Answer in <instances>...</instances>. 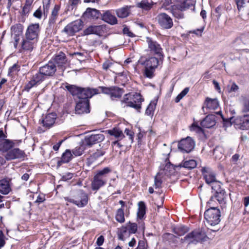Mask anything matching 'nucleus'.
Returning a JSON list of instances; mask_svg holds the SVG:
<instances>
[{
    "label": "nucleus",
    "mask_w": 249,
    "mask_h": 249,
    "mask_svg": "<svg viewBox=\"0 0 249 249\" xmlns=\"http://www.w3.org/2000/svg\"><path fill=\"white\" fill-rule=\"evenodd\" d=\"M159 59L154 56L146 57L142 56L138 61V63L144 66L143 75L146 77L152 78L154 76V71L159 65Z\"/></svg>",
    "instance_id": "2"
},
{
    "label": "nucleus",
    "mask_w": 249,
    "mask_h": 249,
    "mask_svg": "<svg viewBox=\"0 0 249 249\" xmlns=\"http://www.w3.org/2000/svg\"><path fill=\"white\" fill-rule=\"evenodd\" d=\"M31 6L25 4L22 8V14L23 15H26L28 14L31 11Z\"/></svg>",
    "instance_id": "58"
},
{
    "label": "nucleus",
    "mask_w": 249,
    "mask_h": 249,
    "mask_svg": "<svg viewBox=\"0 0 249 249\" xmlns=\"http://www.w3.org/2000/svg\"><path fill=\"white\" fill-rule=\"evenodd\" d=\"M207 236L206 232L202 229H195L187 233L183 238H181L180 242L182 244L188 245H196L199 242L207 240Z\"/></svg>",
    "instance_id": "4"
},
{
    "label": "nucleus",
    "mask_w": 249,
    "mask_h": 249,
    "mask_svg": "<svg viewBox=\"0 0 249 249\" xmlns=\"http://www.w3.org/2000/svg\"><path fill=\"white\" fill-rule=\"evenodd\" d=\"M106 29L105 25H90L84 30L83 33L85 36L95 34L100 36Z\"/></svg>",
    "instance_id": "22"
},
{
    "label": "nucleus",
    "mask_w": 249,
    "mask_h": 249,
    "mask_svg": "<svg viewBox=\"0 0 249 249\" xmlns=\"http://www.w3.org/2000/svg\"><path fill=\"white\" fill-rule=\"evenodd\" d=\"M234 1L237 5L238 10L240 11L245 4V1L244 0H234Z\"/></svg>",
    "instance_id": "60"
},
{
    "label": "nucleus",
    "mask_w": 249,
    "mask_h": 249,
    "mask_svg": "<svg viewBox=\"0 0 249 249\" xmlns=\"http://www.w3.org/2000/svg\"><path fill=\"white\" fill-rule=\"evenodd\" d=\"M133 96V100L128 102L126 106L134 108L138 111H140L141 108V103L143 101V99L140 93H136Z\"/></svg>",
    "instance_id": "28"
},
{
    "label": "nucleus",
    "mask_w": 249,
    "mask_h": 249,
    "mask_svg": "<svg viewBox=\"0 0 249 249\" xmlns=\"http://www.w3.org/2000/svg\"><path fill=\"white\" fill-rule=\"evenodd\" d=\"M80 2V0H69L67 11L72 10Z\"/></svg>",
    "instance_id": "49"
},
{
    "label": "nucleus",
    "mask_w": 249,
    "mask_h": 249,
    "mask_svg": "<svg viewBox=\"0 0 249 249\" xmlns=\"http://www.w3.org/2000/svg\"><path fill=\"white\" fill-rule=\"evenodd\" d=\"M72 158V154L69 149H67L65 152L62 154L61 157V160L59 162L68 163Z\"/></svg>",
    "instance_id": "44"
},
{
    "label": "nucleus",
    "mask_w": 249,
    "mask_h": 249,
    "mask_svg": "<svg viewBox=\"0 0 249 249\" xmlns=\"http://www.w3.org/2000/svg\"><path fill=\"white\" fill-rule=\"evenodd\" d=\"M26 154L24 151L18 148L11 149L6 152L5 158L7 160H11L15 159H23Z\"/></svg>",
    "instance_id": "17"
},
{
    "label": "nucleus",
    "mask_w": 249,
    "mask_h": 249,
    "mask_svg": "<svg viewBox=\"0 0 249 249\" xmlns=\"http://www.w3.org/2000/svg\"><path fill=\"white\" fill-rule=\"evenodd\" d=\"M76 202L75 205L77 207L82 208L86 206L88 203V195L83 190H79L74 196Z\"/></svg>",
    "instance_id": "19"
},
{
    "label": "nucleus",
    "mask_w": 249,
    "mask_h": 249,
    "mask_svg": "<svg viewBox=\"0 0 249 249\" xmlns=\"http://www.w3.org/2000/svg\"><path fill=\"white\" fill-rule=\"evenodd\" d=\"M37 41L31 38H28V37L25 36L22 39L21 43V49L19 50L20 52H31L35 48Z\"/></svg>",
    "instance_id": "20"
},
{
    "label": "nucleus",
    "mask_w": 249,
    "mask_h": 249,
    "mask_svg": "<svg viewBox=\"0 0 249 249\" xmlns=\"http://www.w3.org/2000/svg\"><path fill=\"white\" fill-rule=\"evenodd\" d=\"M75 112L78 114L89 113L90 112L89 100L86 101L79 100L76 104Z\"/></svg>",
    "instance_id": "24"
},
{
    "label": "nucleus",
    "mask_w": 249,
    "mask_h": 249,
    "mask_svg": "<svg viewBox=\"0 0 249 249\" xmlns=\"http://www.w3.org/2000/svg\"><path fill=\"white\" fill-rule=\"evenodd\" d=\"M156 105V104L154 103H150L146 109L145 114L149 116H152L154 113Z\"/></svg>",
    "instance_id": "50"
},
{
    "label": "nucleus",
    "mask_w": 249,
    "mask_h": 249,
    "mask_svg": "<svg viewBox=\"0 0 249 249\" xmlns=\"http://www.w3.org/2000/svg\"><path fill=\"white\" fill-rule=\"evenodd\" d=\"M179 5L184 11L188 9L194 8V5L191 0H186Z\"/></svg>",
    "instance_id": "48"
},
{
    "label": "nucleus",
    "mask_w": 249,
    "mask_h": 249,
    "mask_svg": "<svg viewBox=\"0 0 249 249\" xmlns=\"http://www.w3.org/2000/svg\"><path fill=\"white\" fill-rule=\"evenodd\" d=\"M60 4H55L52 9L51 14L49 18L47 30H52L54 33H56L57 30L54 28L56 21L59 16V12L60 10Z\"/></svg>",
    "instance_id": "13"
},
{
    "label": "nucleus",
    "mask_w": 249,
    "mask_h": 249,
    "mask_svg": "<svg viewBox=\"0 0 249 249\" xmlns=\"http://www.w3.org/2000/svg\"><path fill=\"white\" fill-rule=\"evenodd\" d=\"M162 181L161 179L157 175L154 178V187L156 189L160 188L161 187V184Z\"/></svg>",
    "instance_id": "53"
},
{
    "label": "nucleus",
    "mask_w": 249,
    "mask_h": 249,
    "mask_svg": "<svg viewBox=\"0 0 249 249\" xmlns=\"http://www.w3.org/2000/svg\"><path fill=\"white\" fill-rule=\"evenodd\" d=\"M39 70L40 72L47 78L53 76L54 75L56 71V67L54 62L52 60L49 61L47 64L40 67Z\"/></svg>",
    "instance_id": "16"
},
{
    "label": "nucleus",
    "mask_w": 249,
    "mask_h": 249,
    "mask_svg": "<svg viewBox=\"0 0 249 249\" xmlns=\"http://www.w3.org/2000/svg\"><path fill=\"white\" fill-rule=\"evenodd\" d=\"M6 138L7 135L4 133L3 129H0V152L1 153L8 152L15 146L16 142H18L17 140H11Z\"/></svg>",
    "instance_id": "8"
},
{
    "label": "nucleus",
    "mask_w": 249,
    "mask_h": 249,
    "mask_svg": "<svg viewBox=\"0 0 249 249\" xmlns=\"http://www.w3.org/2000/svg\"><path fill=\"white\" fill-rule=\"evenodd\" d=\"M105 139V136L103 134H92L87 137L85 139V144L89 146L100 142Z\"/></svg>",
    "instance_id": "25"
},
{
    "label": "nucleus",
    "mask_w": 249,
    "mask_h": 249,
    "mask_svg": "<svg viewBox=\"0 0 249 249\" xmlns=\"http://www.w3.org/2000/svg\"><path fill=\"white\" fill-rule=\"evenodd\" d=\"M40 28L38 23L30 24L27 28L25 36L37 41Z\"/></svg>",
    "instance_id": "15"
},
{
    "label": "nucleus",
    "mask_w": 249,
    "mask_h": 249,
    "mask_svg": "<svg viewBox=\"0 0 249 249\" xmlns=\"http://www.w3.org/2000/svg\"><path fill=\"white\" fill-rule=\"evenodd\" d=\"M56 118V115L55 113H52L47 114L41 121L43 126L47 128H50L54 124Z\"/></svg>",
    "instance_id": "31"
},
{
    "label": "nucleus",
    "mask_w": 249,
    "mask_h": 249,
    "mask_svg": "<svg viewBox=\"0 0 249 249\" xmlns=\"http://www.w3.org/2000/svg\"><path fill=\"white\" fill-rule=\"evenodd\" d=\"M146 206L143 201H140L138 203V211L137 212V216L139 219H142L145 214Z\"/></svg>",
    "instance_id": "42"
},
{
    "label": "nucleus",
    "mask_w": 249,
    "mask_h": 249,
    "mask_svg": "<svg viewBox=\"0 0 249 249\" xmlns=\"http://www.w3.org/2000/svg\"><path fill=\"white\" fill-rule=\"evenodd\" d=\"M101 18L103 21L110 25H115L118 23L117 19L112 10H107L104 12L101 15Z\"/></svg>",
    "instance_id": "26"
},
{
    "label": "nucleus",
    "mask_w": 249,
    "mask_h": 249,
    "mask_svg": "<svg viewBox=\"0 0 249 249\" xmlns=\"http://www.w3.org/2000/svg\"><path fill=\"white\" fill-rule=\"evenodd\" d=\"M249 42V33L247 35H242L237 37L233 43V47L237 50L243 49L245 45Z\"/></svg>",
    "instance_id": "23"
},
{
    "label": "nucleus",
    "mask_w": 249,
    "mask_h": 249,
    "mask_svg": "<svg viewBox=\"0 0 249 249\" xmlns=\"http://www.w3.org/2000/svg\"><path fill=\"white\" fill-rule=\"evenodd\" d=\"M123 33L124 35H126L129 37H133L135 36L134 34L129 30V29L125 26L123 29Z\"/></svg>",
    "instance_id": "57"
},
{
    "label": "nucleus",
    "mask_w": 249,
    "mask_h": 249,
    "mask_svg": "<svg viewBox=\"0 0 249 249\" xmlns=\"http://www.w3.org/2000/svg\"><path fill=\"white\" fill-rule=\"evenodd\" d=\"M201 125L203 127L211 128L215 124V117L213 115L207 116L201 122Z\"/></svg>",
    "instance_id": "34"
},
{
    "label": "nucleus",
    "mask_w": 249,
    "mask_h": 249,
    "mask_svg": "<svg viewBox=\"0 0 249 249\" xmlns=\"http://www.w3.org/2000/svg\"><path fill=\"white\" fill-rule=\"evenodd\" d=\"M11 191L10 181L5 178L0 180V193L3 195H7Z\"/></svg>",
    "instance_id": "33"
},
{
    "label": "nucleus",
    "mask_w": 249,
    "mask_h": 249,
    "mask_svg": "<svg viewBox=\"0 0 249 249\" xmlns=\"http://www.w3.org/2000/svg\"><path fill=\"white\" fill-rule=\"evenodd\" d=\"M197 165L195 160H190L186 161H182L179 165L180 167H183L188 169H192L196 167Z\"/></svg>",
    "instance_id": "41"
},
{
    "label": "nucleus",
    "mask_w": 249,
    "mask_h": 249,
    "mask_svg": "<svg viewBox=\"0 0 249 249\" xmlns=\"http://www.w3.org/2000/svg\"><path fill=\"white\" fill-rule=\"evenodd\" d=\"M71 55L75 57L79 61H84L86 57L85 56L83 53L79 52H75L73 53H71Z\"/></svg>",
    "instance_id": "52"
},
{
    "label": "nucleus",
    "mask_w": 249,
    "mask_h": 249,
    "mask_svg": "<svg viewBox=\"0 0 249 249\" xmlns=\"http://www.w3.org/2000/svg\"><path fill=\"white\" fill-rule=\"evenodd\" d=\"M190 130L191 131H196L199 132V131H201L202 129L200 126H199L197 124L194 123L192 124V125L190 127Z\"/></svg>",
    "instance_id": "61"
},
{
    "label": "nucleus",
    "mask_w": 249,
    "mask_h": 249,
    "mask_svg": "<svg viewBox=\"0 0 249 249\" xmlns=\"http://www.w3.org/2000/svg\"><path fill=\"white\" fill-rule=\"evenodd\" d=\"M202 172L203 174L204 178L207 184H210L212 186L215 182H217L216 180L215 174L211 171H208L207 168H203Z\"/></svg>",
    "instance_id": "29"
},
{
    "label": "nucleus",
    "mask_w": 249,
    "mask_h": 249,
    "mask_svg": "<svg viewBox=\"0 0 249 249\" xmlns=\"http://www.w3.org/2000/svg\"><path fill=\"white\" fill-rule=\"evenodd\" d=\"M111 172L109 167L98 171L91 181V188L96 192L101 187L104 186L107 182V175Z\"/></svg>",
    "instance_id": "3"
},
{
    "label": "nucleus",
    "mask_w": 249,
    "mask_h": 249,
    "mask_svg": "<svg viewBox=\"0 0 249 249\" xmlns=\"http://www.w3.org/2000/svg\"><path fill=\"white\" fill-rule=\"evenodd\" d=\"M157 3L156 2L151 0L149 1L148 0H142L140 2L137 4V6L141 8L143 10L149 11L154 4Z\"/></svg>",
    "instance_id": "37"
},
{
    "label": "nucleus",
    "mask_w": 249,
    "mask_h": 249,
    "mask_svg": "<svg viewBox=\"0 0 249 249\" xmlns=\"http://www.w3.org/2000/svg\"><path fill=\"white\" fill-rule=\"evenodd\" d=\"M50 2L51 0H47L46 2L44 1L43 2V15L45 16H47L50 6Z\"/></svg>",
    "instance_id": "51"
},
{
    "label": "nucleus",
    "mask_w": 249,
    "mask_h": 249,
    "mask_svg": "<svg viewBox=\"0 0 249 249\" xmlns=\"http://www.w3.org/2000/svg\"><path fill=\"white\" fill-rule=\"evenodd\" d=\"M46 78L45 76L40 72L39 70L36 73L32 75L30 81L25 85V90L29 91L32 88L40 85Z\"/></svg>",
    "instance_id": "12"
},
{
    "label": "nucleus",
    "mask_w": 249,
    "mask_h": 249,
    "mask_svg": "<svg viewBox=\"0 0 249 249\" xmlns=\"http://www.w3.org/2000/svg\"><path fill=\"white\" fill-rule=\"evenodd\" d=\"M178 237L171 233L166 232L163 234L162 239L164 242H167L170 244H177Z\"/></svg>",
    "instance_id": "40"
},
{
    "label": "nucleus",
    "mask_w": 249,
    "mask_h": 249,
    "mask_svg": "<svg viewBox=\"0 0 249 249\" xmlns=\"http://www.w3.org/2000/svg\"><path fill=\"white\" fill-rule=\"evenodd\" d=\"M138 229L137 224L129 222L118 229L117 235L119 240H125L132 234L135 233Z\"/></svg>",
    "instance_id": "5"
},
{
    "label": "nucleus",
    "mask_w": 249,
    "mask_h": 249,
    "mask_svg": "<svg viewBox=\"0 0 249 249\" xmlns=\"http://www.w3.org/2000/svg\"><path fill=\"white\" fill-rule=\"evenodd\" d=\"M45 196L44 194H40L38 196L37 199L35 201V203L38 204L43 203L45 200Z\"/></svg>",
    "instance_id": "56"
},
{
    "label": "nucleus",
    "mask_w": 249,
    "mask_h": 249,
    "mask_svg": "<svg viewBox=\"0 0 249 249\" xmlns=\"http://www.w3.org/2000/svg\"><path fill=\"white\" fill-rule=\"evenodd\" d=\"M184 11L181 6L179 5H174L171 6L170 11L173 15L178 19H181L184 18V14L182 12Z\"/></svg>",
    "instance_id": "32"
},
{
    "label": "nucleus",
    "mask_w": 249,
    "mask_h": 249,
    "mask_svg": "<svg viewBox=\"0 0 249 249\" xmlns=\"http://www.w3.org/2000/svg\"><path fill=\"white\" fill-rule=\"evenodd\" d=\"M146 42L151 52L158 55L159 56H162V49L160 44L149 37H146Z\"/></svg>",
    "instance_id": "21"
},
{
    "label": "nucleus",
    "mask_w": 249,
    "mask_h": 249,
    "mask_svg": "<svg viewBox=\"0 0 249 249\" xmlns=\"http://www.w3.org/2000/svg\"><path fill=\"white\" fill-rule=\"evenodd\" d=\"M116 220L120 223H123L125 221L124 210L121 208L117 210L115 214Z\"/></svg>",
    "instance_id": "43"
},
{
    "label": "nucleus",
    "mask_w": 249,
    "mask_h": 249,
    "mask_svg": "<svg viewBox=\"0 0 249 249\" xmlns=\"http://www.w3.org/2000/svg\"><path fill=\"white\" fill-rule=\"evenodd\" d=\"M189 230L188 227L183 225L174 226L171 228L172 232L176 234L177 237L184 235L189 231Z\"/></svg>",
    "instance_id": "30"
},
{
    "label": "nucleus",
    "mask_w": 249,
    "mask_h": 249,
    "mask_svg": "<svg viewBox=\"0 0 249 249\" xmlns=\"http://www.w3.org/2000/svg\"><path fill=\"white\" fill-rule=\"evenodd\" d=\"M106 132L110 136H114L118 140H121L124 137L123 131L118 127H114L113 129L107 130Z\"/></svg>",
    "instance_id": "35"
},
{
    "label": "nucleus",
    "mask_w": 249,
    "mask_h": 249,
    "mask_svg": "<svg viewBox=\"0 0 249 249\" xmlns=\"http://www.w3.org/2000/svg\"><path fill=\"white\" fill-rule=\"evenodd\" d=\"M206 107L210 109H216L219 107V103L217 99H211L207 97L205 102Z\"/></svg>",
    "instance_id": "39"
},
{
    "label": "nucleus",
    "mask_w": 249,
    "mask_h": 249,
    "mask_svg": "<svg viewBox=\"0 0 249 249\" xmlns=\"http://www.w3.org/2000/svg\"><path fill=\"white\" fill-rule=\"evenodd\" d=\"M227 196V195L225 191L219 192L218 194L212 196L208 202V204L211 206H214V203H216L215 200H216L221 205V207L224 208L226 203Z\"/></svg>",
    "instance_id": "18"
},
{
    "label": "nucleus",
    "mask_w": 249,
    "mask_h": 249,
    "mask_svg": "<svg viewBox=\"0 0 249 249\" xmlns=\"http://www.w3.org/2000/svg\"><path fill=\"white\" fill-rule=\"evenodd\" d=\"M99 89L100 92L109 95L112 100L116 98H120L124 92L123 89L117 86H110L109 87L100 86L99 87Z\"/></svg>",
    "instance_id": "7"
},
{
    "label": "nucleus",
    "mask_w": 249,
    "mask_h": 249,
    "mask_svg": "<svg viewBox=\"0 0 249 249\" xmlns=\"http://www.w3.org/2000/svg\"><path fill=\"white\" fill-rule=\"evenodd\" d=\"M66 89L72 95H76L79 100L86 101L89 100L94 95L100 93L99 88L98 89L82 88L74 85H68L65 86Z\"/></svg>",
    "instance_id": "1"
},
{
    "label": "nucleus",
    "mask_w": 249,
    "mask_h": 249,
    "mask_svg": "<svg viewBox=\"0 0 249 249\" xmlns=\"http://www.w3.org/2000/svg\"><path fill=\"white\" fill-rule=\"evenodd\" d=\"M43 12L41 6H39L38 9L34 13L33 16L38 19H40L42 18Z\"/></svg>",
    "instance_id": "54"
},
{
    "label": "nucleus",
    "mask_w": 249,
    "mask_h": 249,
    "mask_svg": "<svg viewBox=\"0 0 249 249\" xmlns=\"http://www.w3.org/2000/svg\"><path fill=\"white\" fill-rule=\"evenodd\" d=\"M83 23L81 20H77L71 22L65 26L62 32L68 36H72L82 29Z\"/></svg>",
    "instance_id": "11"
},
{
    "label": "nucleus",
    "mask_w": 249,
    "mask_h": 249,
    "mask_svg": "<svg viewBox=\"0 0 249 249\" xmlns=\"http://www.w3.org/2000/svg\"><path fill=\"white\" fill-rule=\"evenodd\" d=\"M195 142L190 137L182 139L178 143V149L182 153H189L195 147Z\"/></svg>",
    "instance_id": "10"
},
{
    "label": "nucleus",
    "mask_w": 249,
    "mask_h": 249,
    "mask_svg": "<svg viewBox=\"0 0 249 249\" xmlns=\"http://www.w3.org/2000/svg\"><path fill=\"white\" fill-rule=\"evenodd\" d=\"M23 29V26L21 24H16L11 27V33L14 35H19L22 33Z\"/></svg>",
    "instance_id": "45"
},
{
    "label": "nucleus",
    "mask_w": 249,
    "mask_h": 249,
    "mask_svg": "<svg viewBox=\"0 0 249 249\" xmlns=\"http://www.w3.org/2000/svg\"><path fill=\"white\" fill-rule=\"evenodd\" d=\"M105 152L101 150H97L93 154V157L94 158H98L103 155H104Z\"/></svg>",
    "instance_id": "64"
},
{
    "label": "nucleus",
    "mask_w": 249,
    "mask_h": 249,
    "mask_svg": "<svg viewBox=\"0 0 249 249\" xmlns=\"http://www.w3.org/2000/svg\"><path fill=\"white\" fill-rule=\"evenodd\" d=\"M213 191L214 192V195H216L219 192L225 191L221 188V184L219 181L215 182L211 186Z\"/></svg>",
    "instance_id": "47"
},
{
    "label": "nucleus",
    "mask_w": 249,
    "mask_h": 249,
    "mask_svg": "<svg viewBox=\"0 0 249 249\" xmlns=\"http://www.w3.org/2000/svg\"><path fill=\"white\" fill-rule=\"evenodd\" d=\"M85 149V147L84 144H81L75 147L72 150V153L75 156H81Z\"/></svg>",
    "instance_id": "46"
},
{
    "label": "nucleus",
    "mask_w": 249,
    "mask_h": 249,
    "mask_svg": "<svg viewBox=\"0 0 249 249\" xmlns=\"http://www.w3.org/2000/svg\"><path fill=\"white\" fill-rule=\"evenodd\" d=\"M5 236L1 231H0V249L5 244Z\"/></svg>",
    "instance_id": "59"
},
{
    "label": "nucleus",
    "mask_w": 249,
    "mask_h": 249,
    "mask_svg": "<svg viewBox=\"0 0 249 249\" xmlns=\"http://www.w3.org/2000/svg\"><path fill=\"white\" fill-rule=\"evenodd\" d=\"M243 111L249 112V95L244 100Z\"/></svg>",
    "instance_id": "55"
},
{
    "label": "nucleus",
    "mask_w": 249,
    "mask_h": 249,
    "mask_svg": "<svg viewBox=\"0 0 249 249\" xmlns=\"http://www.w3.org/2000/svg\"><path fill=\"white\" fill-rule=\"evenodd\" d=\"M53 61L55 64H57L58 66H62L66 63L67 60L65 54L62 52H60L54 57Z\"/></svg>",
    "instance_id": "36"
},
{
    "label": "nucleus",
    "mask_w": 249,
    "mask_h": 249,
    "mask_svg": "<svg viewBox=\"0 0 249 249\" xmlns=\"http://www.w3.org/2000/svg\"><path fill=\"white\" fill-rule=\"evenodd\" d=\"M100 11L91 8H88L83 13L82 17L89 19H97L101 17Z\"/></svg>",
    "instance_id": "27"
},
{
    "label": "nucleus",
    "mask_w": 249,
    "mask_h": 249,
    "mask_svg": "<svg viewBox=\"0 0 249 249\" xmlns=\"http://www.w3.org/2000/svg\"><path fill=\"white\" fill-rule=\"evenodd\" d=\"M124 133L126 134V135L129 136V140H130L132 142L134 136L133 133L131 131L127 128L125 129Z\"/></svg>",
    "instance_id": "62"
},
{
    "label": "nucleus",
    "mask_w": 249,
    "mask_h": 249,
    "mask_svg": "<svg viewBox=\"0 0 249 249\" xmlns=\"http://www.w3.org/2000/svg\"><path fill=\"white\" fill-rule=\"evenodd\" d=\"M130 6H125L115 10L117 16L120 18H125L128 17L130 12Z\"/></svg>",
    "instance_id": "38"
},
{
    "label": "nucleus",
    "mask_w": 249,
    "mask_h": 249,
    "mask_svg": "<svg viewBox=\"0 0 249 249\" xmlns=\"http://www.w3.org/2000/svg\"><path fill=\"white\" fill-rule=\"evenodd\" d=\"M209 206L210 208L204 213V217L209 225L213 226L217 225L220 221V212L215 206Z\"/></svg>",
    "instance_id": "6"
},
{
    "label": "nucleus",
    "mask_w": 249,
    "mask_h": 249,
    "mask_svg": "<svg viewBox=\"0 0 249 249\" xmlns=\"http://www.w3.org/2000/svg\"><path fill=\"white\" fill-rule=\"evenodd\" d=\"M136 249H147L145 242L143 241H140Z\"/></svg>",
    "instance_id": "63"
},
{
    "label": "nucleus",
    "mask_w": 249,
    "mask_h": 249,
    "mask_svg": "<svg viewBox=\"0 0 249 249\" xmlns=\"http://www.w3.org/2000/svg\"><path fill=\"white\" fill-rule=\"evenodd\" d=\"M236 128L242 130L249 129V114L237 117L233 121Z\"/></svg>",
    "instance_id": "14"
},
{
    "label": "nucleus",
    "mask_w": 249,
    "mask_h": 249,
    "mask_svg": "<svg viewBox=\"0 0 249 249\" xmlns=\"http://www.w3.org/2000/svg\"><path fill=\"white\" fill-rule=\"evenodd\" d=\"M156 19L161 28L163 29H169L173 26L172 18L165 13L158 14Z\"/></svg>",
    "instance_id": "9"
}]
</instances>
